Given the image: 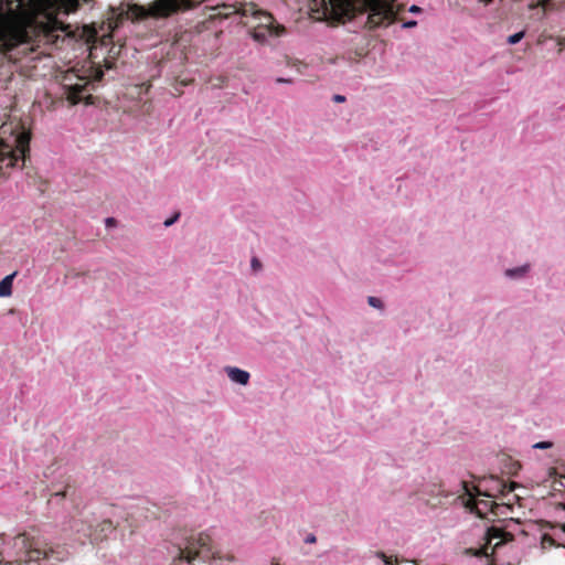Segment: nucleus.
<instances>
[{
  "instance_id": "nucleus-7",
  "label": "nucleus",
  "mask_w": 565,
  "mask_h": 565,
  "mask_svg": "<svg viewBox=\"0 0 565 565\" xmlns=\"http://www.w3.org/2000/svg\"><path fill=\"white\" fill-rule=\"evenodd\" d=\"M211 553V537L200 533L196 539H191L184 548L179 550V562L191 564L196 558L209 557Z\"/></svg>"
},
{
  "instance_id": "nucleus-17",
  "label": "nucleus",
  "mask_w": 565,
  "mask_h": 565,
  "mask_svg": "<svg viewBox=\"0 0 565 565\" xmlns=\"http://www.w3.org/2000/svg\"><path fill=\"white\" fill-rule=\"evenodd\" d=\"M541 546L543 550L551 548L553 546H558L555 540L550 534H543L541 539Z\"/></svg>"
},
{
  "instance_id": "nucleus-5",
  "label": "nucleus",
  "mask_w": 565,
  "mask_h": 565,
  "mask_svg": "<svg viewBox=\"0 0 565 565\" xmlns=\"http://www.w3.org/2000/svg\"><path fill=\"white\" fill-rule=\"evenodd\" d=\"M29 143L30 136L24 132L15 138V149L0 141V170L4 167H14L20 159L24 162L26 153L30 151Z\"/></svg>"
},
{
  "instance_id": "nucleus-22",
  "label": "nucleus",
  "mask_w": 565,
  "mask_h": 565,
  "mask_svg": "<svg viewBox=\"0 0 565 565\" xmlns=\"http://www.w3.org/2000/svg\"><path fill=\"white\" fill-rule=\"evenodd\" d=\"M180 217V213H175L172 217L164 221V226H171Z\"/></svg>"
},
{
  "instance_id": "nucleus-8",
  "label": "nucleus",
  "mask_w": 565,
  "mask_h": 565,
  "mask_svg": "<svg viewBox=\"0 0 565 565\" xmlns=\"http://www.w3.org/2000/svg\"><path fill=\"white\" fill-rule=\"evenodd\" d=\"M461 484H462V488L465 489L466 494L469 495L467 507H469L472 511H476V513L480 516L486 515L488 511L492 510L493 505L495 504L494 501L489 500V499H480L479 498L481 495H483L486 498H493L492 494H490L488 492H482L481 490H479L476 487H473L476 494H472L467 482L462 481Z\"/></svg>"
},
{
  "instance_id": "nucleus-25",
  "label": "nucleus",
  "mask_w": 565,
  "mask_h": 565,
  "mask_svg": "<svg viewBox=\"0 0 565 565\" xmlns=\"http://www.w3.org/2000/svg\"><path fill=\"white\" fill-rule=\"evenodd\" d=\"M252 268L254 270H258V269L262 268L260 262L257 258H255V257L252 259Z\"/></svg>"
},
{
  "instance_id": "nucleus-28",
  "label": "nucleus",
  "mask_w": 565,
  "mask_h": 565,
  "mask_svg": "<svg viewBox=\"0 0 565 565\" xmlns=\"http://www.w3.org/2000/svg\"><path fill=\"white\" fill-rule=\"evenodd\" d=\"M409 12L412 13H419L422 11V8H419L418 6H415L413 4L409 9H408Z\"/></svg>"
},
{
  "instance_id": "nucleus-13",
  "label": "nucleus",
  "mask_w": 565,
  "mask_h": 565,
  "mask_svg": "<svg viewBox=\"0 0 565 565\" xmlns=\"http://www.w3.org/2000/svg\"><path fill=\"white\" fill-rule=\"evenodd\" d=\"M87 84H75L67 89V99L72 104H78L83 99V93L86 90Z\"/></svg>"
},
{
  "instance_id": "nucleus-1",
  "label": "nucleus",
  "mask_w": 565,
  "mask_h": 565,
  "mask_svg": "<svg viewBox=\"0 0 565 565\" xmlns=\"http://www.w3.org/2000/svg\"><path fill=\"white\" fill-rule=\"evenodd\" d=\"M205 0H156L148 8L138 4L128 6L121 10L114 22H110L111 29H117L125 20L139 21L147 18L164 19L171 15L192 10Z\"/></svg>"
},
{
  "instance_id": "nucleus-14",
  "label": "nucleus",
  "mask_w": 565,
  "mask_h": 565,
  "mask_svg": "<svg viewBox=\"0 0 565 565\" xmlns=\"http://www.w3.org/2000/svg\"><path fill=\"white\" fill-rule=\"evenodd\" d=\"M17 273L6 276L0 281V297H9L12 295V284Z\"/></svg>"
},
{
  "instance_id": "nucleus-27",
  "label": "nucleus",
  "mask_w": 565,
  "mask_h": 565,
  "mask_svg": "<svg viewBox=\"0 0 565 565\" xmlns=\"http://www.w3.org/2000/svg\"><path fill=\"white\" fill-rule=\"evenodd\" d=\"M416 25H417V22L414 21V20H411V21H407V22L403 23V28H405V29L414 28Z\"/></svg>"
},
{
  "instance_id": "nucleus-6",
  "label": "nucleus",
  "mask_w": 565,
  "mask_h": 565,
  "mask_svg": "<svg viewBox=\"0 0 565 565\" xmlns=\"http://www.w3.org/2000/svg\"><path fill=\"white\" fill-rule=\"evenodd\" d=\"M315 11V9H312ZM354 6L351 0H321V9L316 12H321V18L331 21L332 23L344 22L345 19H351L354 14Z\"/></svg>"
},
{
  "instance_id": "nucleus-30",
  "label": "nucleus",
  "mask_w": 565,
  "mask_h": 565,
  "mask_svg": "<svg viewBox=\"0 0 565 565\" xmlns=\"http://www.w3.org/2000/svg\"><path fill=\"white\" fill-rule=\"evenodd\" d=\"M58 6H60V9H62L65 13H67V14L70 13L68 11H66L63 0H58Z\"/></svg>"
},
{
  "instance_id": "nucleus-19",
  "label": "nucleus",
  "mask_w": 565,
  "mask_h": 565,
  "mask_svg": "<svg viewBox=\"0 0 565 565\" xmlns=\"http://www.w3.org/2000/svg\"><path fill=\"white\" fill-rule=\"evenodd\" d=\"M526 269L527 266H522L514 269H508L505 274L510 277L522 276L526 271Z\"/></svg>"
},
{
  "instance_id": "nucleus-34",
  "label": "nucleus",
  "mask_w": 565,
  "mask_h": 565,
  "mask_svg": "<svg viewBox=\"0 0 565 565\" xmlns=\"http://www.w3.org/2000/svg\"><path fill=\"white\" fill-rule=\"evenodd\" d=\"M562 508L565 510V503H564V504H562ZM562 529H563V531H565V524H564V525H562Z\"/></svg>"
},
{
  "instance_id": "nucleus-33",
  "label": "nucleus",
  "mask_w": 565,
  "mask_h": 565,
  "mask_svg": "<svg viewBox=\"0 0 565 565\" xmlns=\"http://www.w3.org/2000/svg\"><path fill=\"white\" fill-rule=\"evenodd\" d=\"M102 77H103V72H102V71H99V72H98V74H97V76H96V78H97V79H102Z\"/></svg>"
},
{
  "instance_id": "nucleus-3",
  "label": "nucleus",
  "mask_w": 565,
  "mask_h": 565,
  "mask_svg": "<svg viewBox=\"0 0 565 565\" xmlns=\"http://www.w3.org/2000/svg\"><path fill=\"white\" fill-rule=\"evenodd\" d=\"M243 17L252 18L248 33L258 44L275 45L278 39L287 34L284 24L279 23L271 13L258 9L254 3L244 7Z\"/></svg>"
},
{
  "instance_id": "nucleus-16",
  "label": "nucleus",
  "mask_w": 565,
  "mask_h": 565,
  "mask_svg": "<svg viewBox=\"0 0 565 565\" xmlns=\"http://www.w3.org/2000/svg\"><path fill=\"white\" fill-rule=\"evenodd\" d=\"M90 0H63L65 9L68 12H75L82 3L89 2Z\"/></svg>"
},
{
  "instance_id": "nucleus-10",
  "label": "nucleus",
  "mask_w": 565,
  "mask_h": 565,
  "mask_svg": "<svg viewBox=\"0 0 565 565\" xmlns=\"http://www.w3.org/2000/svg\"><path fill=\"white\" fill-rule=\"evenodd\" d=\"M117 525L118 524L115 523L111 519H105L99 522L94 530H92L89 536L92 541H103L116 530Z\"/></svg>"
},
{
  "instance_id": "nucleus-18",
  "label": "nucleus",
  "mask_w": 565,
  "mask_h": 565,
  "mask_svg": "<svg viewBox=\"0 0 565 565\" xmlns=\"http://www.w3.org/2000/svg\"><path fill=\"white\" fill-rule=\"evenodd\" d=\"M375 556L381 558L385 565H395L397 564V558L393 559V556H387L384 552H376Z\"/></svg>"
},
{
  "instance_id": "nucleus-2",
  "label": "nucleus",
  "mask_w": 565,
  "mask_h": 565,
  "mask_svg": "<svg viewBox=\"0 0 565 565\" xmlns=\"http://www.w3.org/2000/svg\"><path fill=\"white\" fill-rule=\"evenodd\" d=\"M19 565H46L50 561L61 562L65 554L58 546H52L30 536L28 533H19L13 539Z\"/></svg>"
},
{
  "instance_id": "nucleus-24",
  "label": "nucleus",
  "mask_w": 565,
  "mask_h": 565,
  "mask_svg": "<svg viewBox=\"0 0 565 565\" xmlns=\"http://www.w3.org/2000/svg\"><path fill=\"white\" fill-rule=\"evenodd\" d=\"M70 488V484H66L65 489L63 491H55L52 495L53 497H62L65 498L67 495V490Z\"/></svg>"
},
{
  "instance_id": "nucleus-29",
  "label": "nucleus",
  "mask_w": 565,
  "mask_h": 565,
  "mask_svg": "<svg viewBox=\"0 0 565 565\" xmlns=\"http://www.w3.org/2000/svg\"><path fill=\"white\" fill-rule=\"evenodd\" d=\"M333 100H334L335 103H343V102L345 100V97H344V96H342V95H334V96H333Z\"/></svg>"
},
{
  "instance_id": "nucleus-26",
  "label": "nucleus",
  "mask_w": 565,
  "mask_h": 565,
  "mask_svg": "<svg viewBox=\"0 0 565 565\" xmlns=\"http://www.w3.org/2000/svg\"><path fill=\"white\" fill-rule=\"evenodd\" d=\"M105 223H106L107 227H113V226H116L117 221L114 217H107L105 220Z\"/></svg>"
},
{
  "instance_id": "nucleus-23",
  "label": "nucleus",
  "mask_w": 565,
  "mask_h": 565,
  "mask_svg": "<svg viewBox=\"0 0 565 565\" xmlns=\"http://www.w3.org/2000/svg\"><path fill=\"white\" fill-rule=\"evenodd\" d=\"M550 447H552V443H550V441H540L534 445V448H537V449H546Z\"/></svg>"
},
{
  "instance_id": "nucleus-9",
  "label": "nucleus",
  "mask_w": 565,
  "mask_h": 565,
  "mask_svg": "<svg viewBox=\"0 0 565 565\" xmlns=\"http://www.w3.org/2000/svg\"><path fill=\"white\" fill-rule=\"evenodd\" d=\"M248 3H234V4H227V3H223V4H220V6H216V7H213L211 10H212V13L210 14V19L212 20H216V19H226L233 14H241L243 15V9L244 7H246Z\"/></svg>"
},
{
  "instance_id": "nucleus-35",
  "label": "nucleus",
  "mask_w": 565,
  "mask_h": 565,
  "mask_svg": "<svg viewBox=\"0 0 565 565\" xmlns=\"http://www.w3.org/2000/svg\"><path fill=\"white\" fill-rule=\"evenodd\" d=\"M486 2H488L489 0H484Z\"/></svg>"
},
{
  "instance_id": "nucleus-12",
  "label": "nucleus",
  "mask_w": 565,
  "mask_h": 565,
  "mask_svg": "<svg viewBox=\"0 0 565 565\" xmlns=\"http://www.w3.org/2000/svg\"><path fill=\"white\" fill-rule=\"evenodd\" d=\"M225 372L231 381L241 385H246L249 382V373L235 366L225 367Z\"/></svg>"
},
{
  "instance_id": "nucleus-31",
  "label": "nucleus",
  "mask_w": 565,
  "mask_h": 565,
  "mask_svg": "<svg viewBox=\"0 0 565 565\" xmlns=\"http://www.w3.org/2000/svg\"><path fill=\"white\" fill-rule=\"evenodd\" d=\"M292 81L291 79H286V78H277V83H291Z\"/></svg>"
},
{
  "instance_id": "nucleus-11",
  "label": "nucleus",
  "mask_w": 565,
  "mask_h": 565,
  "mask_svg": "<svg viewBox=\"0 0 565 565\" xmlns=\"http://www.w3.org/2000/svg\"><path fill=\"white\" fill-rule=\"evenodd\" d=\"M505 535V532H503L501 529H498V527H491L488 530L487 532V545L480 550H477L475 552V555L476 556H488V548H489V545L492 543L493 540H498L495 543H494V546L492 548V551L497 547H499L503 541H504V536Z\"/></svg>"
},
{
  "instance_id": "nucleus-15",
  "label": "nucleus",
  "mask_w": 565,
  "mask_h": 565,
  "mask_svg": "<svg viewBox=\"0 0 565 565\" xmlns=\"http://www.w3.org/2000/svg\"><path fill=\"white\" fill-rule=\"evenodd\" d=\"M495 490L502 495H505L510 492H512L516 488L515 482H510L509 484L505 483L503 480L495 479Z\"/></svg>"
},
{
  "instance_id": "nucleus-20",
  "label": "nucleus",
  "mask_w": 565,
  "mask_h": 565,
  "mask_svg": "<svg viewBox=\"0 0 565 565\" xmlns=\"http://www.w3.org/2000/svg\"><path fill=\"white\" fill-rule=\"evenodd\" d=\"M367 302L373 308H377V309H382L383 308V302H382V300L380 298L371 296V297L367 298Z\"/></svg>"
},
{
  "instance_id": "nucleus-4",
  "label": "nucleus",
  "mask_w": 565,
  "mask_h": 565,
  "mask_svg": "<svg viewBox=\"0 0 565 565\" xmlns=\"http://www.w3.org/2000/svg\"><path fill=\"white\" fill-rule=\"evenodd\" d=\"M361 7L362 11L367 12L365 28L369 30L391 25L404 9L395 0H361Z\"/></svg>"
},
{
  "instance_id": "nucleus-21",
  "label": "nucleus",
  "mask_w": 565,
  "mask_h": 565,
  "mask_svg": "<svg viewBox=\"0 0 565 565\" xmlns=\"http://www.w3.org/2000/svg\"><path fill=\"white\" fill-rule=\"evenodd\" d=\"M523 36H524V32H519V33L512 34L508 38V43L516 44L523 39Z\"/></svg>"
},
{
  "instance_id": "nucleus-32",
  "label": "nucleus",
  "mask_w": 565,
  "mask_h": 565,
  "mask_svg": "<svg viewBox=\"0 0 565 565\" xmlns=\"http://www.w3.org/2000/svg\"><path fill=\"white\" fill-rule=\"evenodd\" d=\"M306 542L313 543V542H316V537L313 535H310L307 537Z\"/></svg>"
}]
</instances>
